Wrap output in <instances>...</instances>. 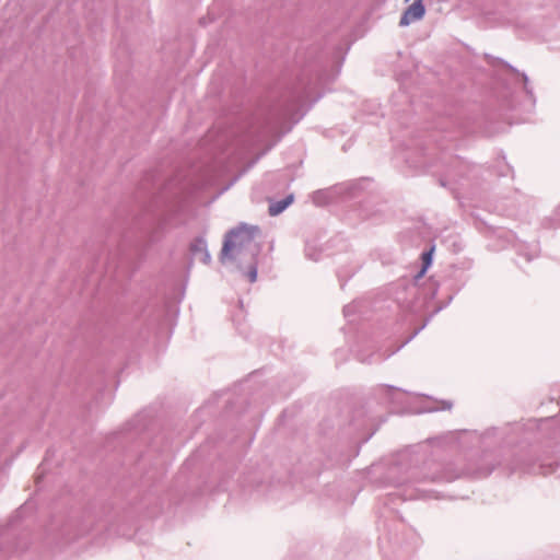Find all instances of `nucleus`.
Segmentation results:
<instances>
[{
	"instance_id": "7ed1b4c3",
	"label": "nucleus",
	"mask_w": 560,
	"mask_h": 560,
	"mask_svg": "<svg viewBox=\"0 0 560 560\" xmlns=\"http://www.w3.org/2000/svg\"><path fill=\"white\" fill-rule=\"evenodd\" d=\"M191 255L202 261L203 264H209L211 260V256L208 252L207 242L203 237H197L190 244Z\"/></svg>"
},
{
	"instance_id": "20e7f679",
	"label": "nucleus",
	"mask_w": 560,
	"mask_h": 560,
	"mask_svg": "<svg viewBox=\"0 0 560 560\" xmlns=\"http://www.w3.org/2000/svg\"><path fill=\"white\" fill-rule=\"evenodd\" d=\"M293 202V195H288L285 198L272 201L269 205L268 212L270 215H278L284 211Z\"/></svg>"
},
{
	"instance_id": "f03ea898",
	"label": "nucleus",
	"mask_w": 560,
	"mask_h": 560,
	"mask_svg": "<svg viewBox=\"0 0 560 560\" xmlns=\"http://www.w3.org/2000/svg\"><path fill=\"white\" fill-rule=\"evenodd\" d=\"M425 13V7L422 0H416L402 13L399 25L408 26L410 23L421 20Z\"/></svg>"
},
{
	"instance_id": "0eeeda50",
	"label": "nucleus",
	"mask_w": 560,
	"mask_h": 560,
	"mask_svg": "<svg viewBox=\"0 0 560 560\" xmlns=\"http://www.w3.org/2000/svg\"><path fill=\"white\" fill-rule=\"evenodd\" d=\"M431 254H432V252L423 253L424 266L421 271V275L425 271L427 267L431 264Z\"/></svg>"
},
{
	"instance_id": "f257e3e1",
	"label": "nucleus",
	"mask_w": 560,
	"mask_h": 560,
	"mask_svg": "<svg viewBox=\"0 0 560 560\" xmlns=\"http://www.w3.org/2000/svg\"><path fill=\"white\" fill-rule=\"evenodd\" d=\"M259 234L257 225L238 224L226 233L220 256L221 261L237 260L243 275L252 283L257 279V257L261 247L256 238Z\"/></svg>"
},
{
	"instance_id": "423d86ee",
	"label": "nucleus",
	"mask_w": 560,
	"mask_h": 560,
	"mask_svg": "<svg viewBox=\"0 0 560 560\" xmlns=\"http://www.w3.org/2000/svg\"><path fill=\"white\" fill-rule=\"evenodd\" d=\"M458 477L457 474L455 472H452L450 470H446L444 471L443 474H440L438 476H434L432 478L433 481H446V482H450V481H453L454 479H456Z\"/></svg>"
},
{
	"instance_id": "1a4fd4ad",
	"label": "nucleus",
	"mask_w": 560,
	"mask_h": 560,
	"mask_svg": "<svg viewBox=\"0 0 560 560\" xmlns=\"http://www.w3.org/2000/svg\"><path fill=\"white\" fill-rule=\"evenodd\" d=\"M444 404H445L443 407L444 409H451V407H452L451 402H444Z\"/></svg>"
},
{
	"instance_id": "6e6552de",
	"label": "nucleus",
	"mask_w": 560,
	"mask_h": 560,
	"mask_svg": "<svg viewBox=\"0 0 560 560\" xmlns=\"http://www.w3.org/2000/svg\"><path fill=\"white\" fill-rule=\"evenodd\" d=\"M492 470H493V467L490 468V469H487V470H485L482 472H480L479 476L480 477H487V476H489L491 474Z\"/></svg>"
},
{
	"instance_id": "39448f33",
	"label": "nucleus",
	"mask_w": 560,
	"mask_h": 560,
	"mask_svg": "<svg viewBox=\"0 0 560 560\" xmlns=\"http://www.w3.org/2000/svg\"><path fill=\"white\" fill-rule=\"evenodd\" d=\"M508 68L515 72L518 77H521L523 83H524V90L526 92V94L529 96V97H533V89L529 86V80H528V77L526 73L524 72H520L517 71L515 68H513L512 66L508 65Z\"/></svg>"
}]
</instances>
